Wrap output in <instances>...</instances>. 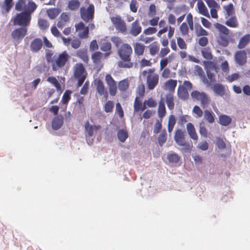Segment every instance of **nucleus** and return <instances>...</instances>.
Wrapping results in <instances>:
<instances>
[{"mask_svg":"<svg viewBox=\"0 0 250 250\" xmlns=\"http://www.w3.org/2000/svg\"><path fill=\"white\" fill-rule=\"evenodd\" d=\"M18 1L16 4V9L22 11L17 14L13 19L14 25L27 28L30 24L31 14L37 8V5L33 1Z\"/></svg>","mask_w":250,"mask_h":250,"instance_id":"1","label":"nucleus"},{"mask_svg":"<svg viewBox=\"0 0 250 250\" xmlns=\"http://www.w3.org/2000/svg\"><path fill=\"white\" fill-rule=\"evenodd\" d=\"M45 58L47 62L51 63L52 70L57 71L64 66L70 56L66 51L54 55L52 51L48 50L45 53Z\"/></svg>","mask_w":250,"mask_h":250,"instance_id":"2","label":"nucleus"},{"mask_svg":"<svg viewBox=\"0 0 250 250\" xmlns=\"http://www.w3.org/2000/svg\"><path fill=\"white\" fill-rule=\"evenodd\" d=\"M132 49L131 45L125 43L121 45L118 50V54L122 61L117 62L120 68H130L133 66V62H131V56Z\"/></svg>","mask_w":250,"mask_h":250,"instance_id":"3","label":"nucleus"},{"mask_svg":"<svg viewBox=\"0 0 250 250\" xmlns=\"http://www.w3.org/2000/svg\"><path fill=\"white\" fill-rule=\"evenodd\" d=\"M159 26L160 30L157 33V36L159 38H161L163 34L168 31L167 38L165 36L161 40V42L163 46H167L168 44V39H171L174 33L175 28L170 25L168 26L166 21L164 20H161L159 22Z\"/></svg>","mask_w":250,"mask_h":250,"instance_id":"4","label":"nucleus"},{"mask_svg":"<svg viewBox=\"0 0 250 250\" xmlns=\"http://www.w3.org/2000/svg\"><path fill=\"white\" fill-rule=\"evenodd\" d=\"M214 25L218 32L217 42L222 46H227L231 37L230 30L225 25L218 22L215 23Z\"/></svg>","mask_w":250,"mask_h":250,"instance_id":"5","label":"nucleus"},{"mask_svg":"<svg viewBox=\"0 0 250 250\" xmlns=\"http://www.w3.org/2000/svg\"><path fill=\"white\" fill-rule=\"evenodd\" d=\"M143 75L146 77V84L148 90H153L159 84V76L155 72V68L143 71Z\"/></svg>","mask_w":250,"mask_h":250,"instance_id":"6","label":"nucleus"},{"mask_svg":"<svg viewBox=\"0 0 250 250\" xmlns=\"http://www.w3.org/2000/svg\"><path fill=\"white\" fill-rule=\"evenodd\" d=\"M87 73L83 64L77 63L74 67V76L78 80L77 87L82 85L87 77Z\"/></svg>","mask_w":250,"mask_h":250,"instance_id":"7","label":"nucleus"},{"mask_svg":"<svg viewBox=\"0 0 250 250\" xmlns=\"http://www.w3.org/2000/svg\"><path fill=\"white\" fill-rule=\"evenodd\" d=\"M190 95L194 101L200 102L203 108L208 107L210 104V99L209 96L204 92L193 90L191 92Z\"/></svg>","mask_w":250,"mask_h":250,"instance_id":"8","label":"nucleus"},{"mask_svg":"<svg viewBox=\"0 0 250 250\" xmlns=\"http://www.w3.org/2000/svg\"><path fill=\"white\" fill-rule=\"evenodd\" d=\"M193 88L192 83L188 81H185L183 84L179 85L177 90V95L179 99L182 100H187L189 98L188 91Z\"/></svg>","mask_w":250,"mask_h":250,"instance_id":"9","label":"nucleus"},{"mask_svg":"<svg viewBox=\"0 0 250 250\" xmlns=\"http://www.w3.org/2000/svg\"><path fill=\"white\" fill-rule=\"evenodd\" d=\"M94 12V6L92 4H89L87 8L82 7L80 9L81 17L84 21L88 22L93 20Z\"/></svg>","mask_w":250,"mask_h":250,"instance_id":"10","label":"nucleus"},{"mask_svg":"<svg viewBox=\"0 0 250 250\" xmlns=\"http://www.w3.org/2000/svg\"><path fill=\"white\" fill-rule=\"evenodd\" d=\"M112 24L116 29L122 34H125L127 31V26L125 21L119 15H116L110 18Z\"/></svg>","mask_w":250,"mask_h":250,"instance_id":"11","label":"nucleus"},{"mask_svg":"<svg viewBox=\"0 0 250 250\" xmlns=\"http://www.w3.org/2000/svg\"><path fill=\"white\" fill-rule=\"evenodd\" d=\"M105 81L108 87L109 94L115 96L117 93V87L115 81L109 74H107L105 77Z\"/></svg>","mask_w":250,"mask_h":250,"instance_id":"12","label":"nucleus"},{"mask_svg":"<svg viewBox=\"0 0 250 250\" xmlns=\"http://www.w3.org/2000/svg\"><path fill=\"white\" fill-rule=\"evenodd\" d=\"M27 29L25 27H20L14 30L11 34L12 38L16 41H21L27 34Z\"/></svg>","mask_w":250,"mask_h":250,"instance_id":"13","label":"nucleus"},{"mask_svg":"<svg viewBox=\"0 0 250 250\" xmlns=\"http://www.w3.org/2000/svg\"><path fill=\"white\" fill-rule=\"evenodd\" d=\"M76 30L79 32L78 36L81 39H86L88 37L89 28L84 24L80 22L76 24Z\"/></svg>","mask_w":250,"mask_h":250,"instance_id":"14","label":"nucleus"},{"mask_svg":"<svg viewBox=\"0 0 250 250\" xmlns=\"http://www.w3.org/2000/svg\"><path fill=\"white\" fill-rule=\"evenodd\" d=\"M96 91L99 95L103 96L106 100L108 97V93L103 81L100 79L98 80L96 83Z\"/></svg>","mask_w":250,"mask_h":250,"instance_id":"15","label":"nucleus"},{"mask_svg":"<svg viewBox=\"0 0 250 250\" xmlns=\"http://www.w3.org/2000/svg\"><path fill=\"white\" fill-rule=\"evenodd\" d=\"M185 136V132L181 129H178L175 131L174 140L179 146H187Z\"/></svg>","mask_w":250,"mask_h":250,"instance_id":"16","label":"nucleus"},{"mask_svg":"<svg viewBox=\"0 0 250 250\" xmlns=\"http://www.w3.org/2000/svg\"><path fill=\"white\" fill-rule=\"evenodd\" d=\"M110 56V53H102L100 51L95 52L92 54L91 58L94 63L100 64L103 58H107Z\"/></svg>","mask_w":250,"mask_h":250,"instance_id":"17","label":"nucleus"},{"mask_svg":"<svg viewBox=\"0 0 250 250\" xmlns=\"http://www.w3.org/2000/svg\"><path fill=\"white\" fill-rule=\"evenodd\" d=\"M142 28L138 20L133 21L130 26L129 33L133 37H136L142 32Z\"/></svg>","mask_w":250,"mask_h":250,"instance_id":"18","label":"nucleus"},{"mask_svg":"<svg viewBox=\"0 0 250 250\" xmlns=\"http://www.w3.org/2000/svg\"><path fill=\"white\" fill-rule=\"evenodd\" d=\"M208 6L210 8V14L212 18L216 19L218 18L217 10L220 9V5L216 1H206Z\"/></svg>","mask_w":250,"mask_h":250,"instance_id":"19","label":"nucleus"},{"mask_svg":"<svg viewBox=\"0 0 250 250\" xmlns=\"http://www.w3.org/2000/svg\"><path fill=\"white\" fill-rule=\"evenodd\" d=\"M236 62L239 65H243L247 62V55L245 51H238L235 54Z\"/></svg>","mask_w":250,"mask_h":250,"instance_id":"20","label":"nucleus"},{"mask_svg":"<svg viewBox=\"0 0 250 250\" xmlns=\"http://www.w3.org/2000/svg\"><path fill=\"white\" fill-rule=\"evenodd\" d=\"M42 46V40L40 38H35L30 44V49L33 52H37L40 51Z\"/></svg>","mask_w":250,"mask_h":250,"instance_id":"21","label":"nucleus"},{"mask_svg":"<svg viewBox=\"0 0 250 250\" xmlns=\"http://www.w3.org/2000/svg\"><path fill=\"white\" fill-rule=\"evenodd\" d=\"M63 124V117L62 115H58L55 117L52 122V128L58 130L60 128Z\"/></svg>","mask_w":250,"mask_h":250,"instance_id":"22","label":"nucleus"},{"mask_svg":"<svg viewBox=\"0 0 250 250\" xmlns=\"http://www.w3.org/2000/svg\"><path fill=\"white\" fill-rule=\"evenodd\" d=\"M186 128L188 134L190 138L195 141H197L198 139V136L193 124L191 123H188Z\"/></svg>","mask_w":250,"mask_h":250,"instance_id":"23","label":"nucleus"},{"mask_svg":"<svg viewBox=\"0 0 250 250\" xmlns=\"http://www.w3.org/2000/svg\"><path fill=\"white\" fill-rule=\"evenodd\" d=\"M145 46L139 42H136L134 44V51L135 54L138 57L143 55L145 50Z\"/></svg>","mask_w":250,"mask_h":250,"instance_id":"24","label":"nucleus"},{"mask_svg":"<svg viewBox=\"0 0 250 250\" xmlns=\"http://www.w3.org/2000/svg\"><path fill=\"white\" fill-rule=\"evenodd\" d=\"M213 92L217 95L223 96L225 93V86L221 83H215L212 87Z\"/></svg>","mask_w":250,"mask_h":250,"instance_id":"25","label":"nucleus"},{"mask_svg":"<svg viewBox=\"0 0 250 250\" xmlns=\"http://www.w3.org/2000/svg\"><path fill=\"white\" fill-rule=\"evenodd\" d=\"M225 23L228 26L231 28H237L239 26L237 18L235 16H232L230 18L228 17Z\"/></svg>","mask_w":250,"mask_h":250,"instance_id":"26","label":"nucleus"},{"mask_svg":"<svg viewBox=\"0 0 250 250\" xmlns=\"http://www.w3.org/2000/svg\"><path fill=\"white\" fill-rule=\"evenodd\" d=\"M166 102L168 108L170 110H173L174 108L175 104L174 95L172 93H167L166 95Z\"/></svg>","mask_w":250,"mask_h":250,"instance_id":"27","label":"nucleus"},{"mask_svg":"<svg viewBox=\"0 0 250 250\" xmlns=\"http://www.w3.org/2000/svg\"><path fill=\"white\" fill-rule=\"evenodd\" d=\"M231 122V118L228 115L221 114L219 116V123L223 126H228Z\"/></svg>","mask_w":250,"mask_h":250,"instance_id":"28","label":"nucleus"},{"mask_svg":"<svg viewBox=\"0 0 250 250\" xmlns=\"http://www.w3.org/2000/svg\"><path fill=\"white\" fill-rule=\"evenodd\" d=\"M177 82L176 80L170 79L165 83V89L173 92L177 86Z\"/></svg>","mask_w":250,"mask_h":250,"instance_id":"29","label":"nucleus"},{"mask_svg":"<svg viewBox=\"0 0 250 250\" xmlns=\"http://www.w3.org/2000/svg\"><path fill=\"white\" fill-rule=\"evenodd\" d=\"M197 6L200 14L207 18H210L208 10L203 1H198Z\"/></svg>","mask_w":250,"mask_h":250,"instance_id":"30","label":"nucleus"},{"mask_svg":"<svg viewBox=\"0 0 250 250\" xmlns=\"http://www.w3.org/2000/svg\"><path fill=\"white\" fill-rule=\"evenodd\" d=\"M167 111L165 107V103L162 100L159 103L158 108V115L160 119L163 118L166 115Z\"/></svg>","mask_w":250,"mask_h":250,"instance_id":"31","label":"nucleus"},{"mask_svg":"<svg viewBox=\"0 0 250 250\" xmlns=\"http://www.w3.org/2000/svg\"><path fill=\"white\" fill-rule=\"evenodd\" d=\"M100 125H89L88 121H87L84 125L85 130L87 132L88 136L91 137L94 134V130H97L100 128Z\"/></svg>","mask_w":250,"mask_h":250,"instance_id":"32","label":"nucleus"},{"mask_svg":"<svg viewBox=\"0 0 250 250\" xmlns=\"http://www.w3.org/2000/svg\"><path fill=\"white\" fill-rule=\"evenodd\" d=\"M250 42V34H248L243 36L240 39L238 44V47L240 49H242Z\"/></svg>","mask_w":250,"mask_h":250,"instance_id":"33","label":"nucleus"},{"mask_svg":"<svg viewBox=\"0 0 250 250\" xmlns=\"http://www.w3.org/2000/svg\"><path fill=\"white\" fill-rule=\"evenodd\" d=\"M215 114L211 110H205L204 111V119L208 123H213L215 121Z\"/></svg>","mask_w":250,"mask_h":250,"instance_id":"34","label":"nucleus"},{"mask_svg":"<svg viewBox=\"0 0 250 250\" xmlns=\"http://www.w3.org/2000/svg\"><path fill=\"white\" fill-rule=\"evenodd\" d=\"M76 56L80 58L84 62L87 63L89 61L86 49H80L76 52Z\"/></svg>","mask_w":250,"mask_h":250,"instance_id":"35","label":"nucleus"},{"mask_svg":"<svg viewBox=\"0 0 250 250\" xmlns=\"http://www.w3.org/2000/svg\"><path fill=\"white\" fill-rule=\"evenodd\" d=\"M47 81L53 84L56 88L57 91L62 92L61 85L55 77L53 76L48 77Z\"/></svg>","mask_w":250,"mask_h":250,"instance_id":"36","label":"nucleus"},{"mask_svg":"<svg viewBox=\"0 0 250 250\" xmlns=\"http://www.w3.org/2000/svg\"><path fill=\"white\" fill-rule=\"evenodd\" d=\"M180 158V156L176 153H168L167 155V159L170 163H177Z\"/></svg>","mask_w":250,"mask_h":250,"instance_id":"37","label":"nucleus"},{"mask_svg":"<svg viewBox=\"0 0 250 250\" xmlns=\"http://www.w3.org/2000/svg\"><path fill=\"white\" fill-rule=\"evenodd\" d=\"M129 83L127 79L120 81L118 83V88L121 92H125L129 88Z\"/></svg>","mask_w":250,"mask_h":250,"instance_id":"38","label":"nucleus"},{"mask_svg":"<svg viewBox=\"0 0 250 250\" xmlns=\"http://www.w3.org/2000/svg\"><path fill=\"white\" fill-rule=\"evenodd\" d=\"M176 124V119L173 115H170L168 117L167 130L169 133H171Z\"/></svg>","mask_w":250,"mask_h":250,"instance_id":"39","label":"nucleus"},{"mask_svg":"<svg viewBox=\"0 0 250 250\" xmlns=\"http://www.w3.org/2000/svg\"><path fill=\"white\" fill-rule=\"evenodd\" d=\"M160 47L157 42H155L149 46V53L152 56H155L159 51Z\"/></svg>","mask_w":250,"mask_h":250,"instance_id":"40","label":"nucleus"},{"mask_svg":"<svg viewBox=\"0 0 250 250\" xmlns=\"http://www.w3.org/2000/svg\"><path fill=\"white\" fill-rule=\"evenodd\" d=\"M117 137L118 139L122 143L125 141L128 137L127 132L124 129H120L117 132Z\"/></svg>","mask_w":250,"mask_h":250,"instance_id":"41","label":"nucleus"},{"mask_svg":"<svg viewBox=\"0 0 250 250\" xmlns=\"http://www.w3.org/2000/svg\"><path fill=\"white\" fill-rule=\"evenodd\" d=\"M203 57L208 60H211L213 58V55L209 47H205L201 50Z\"/></svg>","mask_w":250,"mask_h":250,"instance_id":"42","label":"nucleus"},{"mask_svg":"<svg viewBox=\"0 0 250 250\" xmlns=\"http://www.w3.org/2000/svg\"><path fill=\"white\" fill-rule=\"evenodd\" d=\"M195 32L197 37H205L208 35V32L204 29L200 25H198L195 26Z\"/></svg>","mask_w":250,"mask_h":250,"instance_id":"43","label":"nucleus"},{"mask_svg":"<svg viewBox=\"0 0 250 250\" xmlns=\"http://www.w3.org/2000/svg\"><path fill=\"white\" fill-rule=\"evenodd\" d=\"M61 12L58 8H51L47 10L48 17L51 19H54Z\"/></svg>","mask_w":250,"mask_h":250,"instance_id":"44","label":"nucleus"},{"mask_svg":"<svg viewBox=\"0 0 250 250\" xmlns=\"http://www.w3.org/2000/svg\"><path fill=\"white\" fill-rule=\"evenodd\" d=\"M167 140V133L166 129H164L158 137V141L160 146H162Z\"/></svg>","mask_w":250,"mask_h":250,"instance_id":"45","label":"nucleus"},{"mask_svg":"<svg viewBox=\"0 0 250 250\" xmlns=\"http://www.w3.org/2000/svg\"><path fill=\"white\" fill-rule=\"evenodd\" d=\"M147 35L144 34V33L139 37V41L144 42L145 44H148L152 42L155 38L153 37H147Z\"/></svg>","mask_w":250,"mask_h":250,"instance_id":"46","label":"nucleus"},{"mask_svg":"<svg viewBox=\"0 0 250 250\" xmlns=\"http://www.w3.org/2000/svg\"><path fill=\"white\" fill-rule=\"evenodd\" d=\"M224 8L226 12V19L229 16H232L234 14V9L232 4L230 3L228 5L224 6Z\"/></svg>","mask_w":250,"mask_h":250,"instance_id":"47","label":"nucleus"},{"mask_svg":"<svg viewBox=\"0 0 250 250\" xmlns=\"http://www.w3.org/2000/svg\"><path fill=\"white\" fill-rule=\"evenodd\" d=\"M72 91L70 90H66L62 97L61 102L64 104H67L71 99Z\"/></svg>","mask_w":250,"mask_h":250,"instance_id":"48","label":"nucleus"},{"mask_svg":"<svg viewBox=\"0 0 250 250\" xmlns=\"http://www.w3.org/2000/svg\"><path fill=\"white\" fill-rule=\"evenodd\" d=\"M111 43L109 42H104L103 43L100 47V49L104 52L105 53H110V55L111 54Z\"/></svg>","mask_w":250,"mask_h":250,"instance_id":"49","label":"nucleus"},{"mask_svg":"<svg viewBox=\"0 0 250 250\" xmlns=\"http://www.w3.org/2000/svg\"><path fill=\"white\" fill-rule=\"evenodd\" d=\"M114 104L113 101H107L104 106V111L106 113H110L113 111Z\"/></svg>","mask_w":250,"mask_h":250,"instance_id":"50","label":"nucleus"},{"mask_svg":"<svg viewBox=\"0 0 250 250\" xmlns=\"http://www.w3.org/2000/svg\"><path fill=\"white\" fill-rule=\"evenodd\" d=\"M38 24L41 30H44L48 28L49 24L47 21L42 19H39L38 21Z\"/></svg>","mask_w":250,"mask_h":250,"instance_id":"51","label":"nucleus"},{"mask_svg":"<svg viewBox=\"0 0 250 250\" xmlns=\"http://www.w3.org/2000/svg\"><path fill=\"white\" fill-rule=\"evenodd\" d=\"M142 102L139 100V97H136L134 102V112H138L141 111Z\"/></svg>","mask_w":250,"mask_h":250,"instance_id":"52","label":"nucleus"},{"mask_svg":"<svg viewBox=\"0 0 250 250\" xmlns=\"http://www.w3.org/2000/svg\"><path fill=\"white\" fill-rule=\"evenodd\" d=\"M180 30L183 36L188 35V34L189 27L186 22H183L180 26Z\"/></svg>","mask_w":250,"mask_h":250,"instance_id":"53","label":"nucleus"},{"mask_svg":"<svg viewBox=\"0 0 250 250\" xmlns=\"http://www.w3.org/2000/svg\"><path fill=\"white\" fill-rule=\"evenodd\" d=\"M199 132L201 136L205 138L208 137V130L202 123L199 124Z\"/></svg>","mask_w":250,"mask_h":250,"instance_id":"54","label":"nucleus"},{"mask_svg":"<svg viewBox=\"0 0 250 250\" xmlns=\"http://www.w3.org/2000/svg\"><path fill=\"white\" fill-rule=\"evenodd\" d=\"M145 104H146L147 106L148 107L154 108L157 106V102L155 100L151 97L147 100H145Z\"/></svg>","mask_w":250,"mask_h":250,"instance_id":"55","label":"nucleus"},{"mask_svg":"<svg viewBox=\"0 0 250 250\" xmlns=\"http://www.w3.org/2000/svg\"><path fill=\"white\" fill-rule=\"evenodd\" d=\"M193 113L196 115V117L201 118L203 116V112L201 108L198 105H195L192 109Z\"/></svg>","mask_w":250,"mask_h":250,"instance_id":"56","label":"nucleus"},{"mask_svg":"<svg viewBox=\"0 0 250 250\" xmlns=\"http://www.w3.org/2000/svg\"><path fill=\"white\" fill-rule=\"evenodd\" d=\"M186 21L188 25L189 28L193 30L194 28L192 15L191 13L188 14L186 17Z\"/></svg>","mask_w":250,"mask_h":250,"instance_id":"57","label":"nucleus"},{"mask_svg":"<svg viewBox=\"0 0 250 250\" xmlns=\"http://www.w3.org/2000/svg\"><path fill=\"white\" fill-rule=\"evenodd\" d=\"M162 120L163 119H161L160 121H159V120L156 121V122L155 124V125H154V133L155 134H158V133H159L161 129H162Z\"/></svg>","mask_w":250,"mask_h":250,"instance_id":"58","label":"nucleus"},{"mask_svg":"<svg viewBox=\"0 0 250 250\" xmlns=\"http://www.w3.org/2000/svg\"><path fill=\"white\" fill-rule=\"evenodd\" d=\"M80 5L79 1H69L68 7L71 10H76L80 7Z\"/></svg>","mask_w":250,"mask_h":250,"instance_id":"59","label":"nucleus"},{"mask_svg":"<svg viewBox=\"0 0 250 250\" xmlns=\"http://www.w3.org/2000/svg\"><path fill=\"white\" fill-rule=\"evenodd\" d=\"M177 44L179 48L181 49H186L187 45L183 39L181 37H178L177 39Z\"/></svg>","mask_w":250,"mask_h":250,"instance_id":"60","label":"nucleus"},{"mask_svg":"<svg viewBox=\"0 0 250 250\" xmlns=\"http://www.w3.org/2000/svg\"><path fill=\"white\" fill-rule=\"evenodd\" d=\"M157 29L154 27H149L145 29L143 31L144 34L149 35L155 34L157 32Z\"/></svg>","mask_w":250,"mask_h":250,"instance_id":"61","label":"nucleus"},{"mask_svg":"<svg viewBox=\"0 0 250 250\" xmlns=\"http://www.w3.org/2000/svg\"><path fill=\"white\" fill-rule=\"evenodd\" d=\"M116 111L119 115L120 118H122L124 116V112L122 109V106L119 103L116 104Z\"/></svg>","mask_w":250,"mask_h":250,"instance_id":"62","label":"nucleus"},{"mask_svg":"<svg viewBox=\"0 0 250 250\" xmlns=\"http://www.w3.org/2000/svg\"><path fill=\"white\" fill-rule=\"evenodd\" d=\"M140 66L141 67H145L146 66H151L152 65V62L150 60H148L146 59L145 58L142 59L139 62Z\"/></svg>","mask_w":250,"mask_h":250,"instance_id":"63","label":"nucleus"},{"mask_svg":"<svg viewBox=\"0 0 250 250\" xmlns=\"http://www.w3.org/2000/svg\"><path fill=\"white\" fill-rule=\"evenodd\" d=\"M239 77L240 76L238 73H235L230 75H228L226 77V79L229 82L231 83L234 81L237 80L239 78Z\"/></svg>","mask_w":250,"mask_h":250,"instance_id":"64","label":"nucleus"}]
</instances>
